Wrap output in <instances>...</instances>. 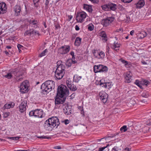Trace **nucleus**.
Returning a JSON list of instances; mask_svg holds the SVG:
<instances>
[{
	"mask_svg": "<svg viewBox=\"0 0 151 151\" xmlns=\"http://www.w3.org/2000/svg\"><path fill=\"white\" fill-rule=\"evenodd\" d=\"M87 16V14L83 11L78 12L76 14V19L78 22L81 23L85 20Z\"/></svg>",
	"mask_w": 151,
	"mask_h": 151,
	"instance_id": "6",
	"label": "nucleus"
},
{
	"mask_svg": "<svg viewBox=\"0 0 151 151\" xmlns=\"http://www.w3.org/2000/svg\"><path fill=\"white\" fill-rule=\"evenodd\" d=\"M133 0H122V1L126 3H129L132 1Z\"/></svg>",
	"mask_w": 151,
	"mask_h": 151,
	"instance_id": "50",
	"label": "nucleus"
},
{
	"mask_svg": "<svg viewBox=\"0 0 151 151\" xmlns=\"http://www.w3.org/2000/svg\"><path fill=\"white\" fill-rule=\"evenodd\" d=\"M83 9L89 12H91L93 9L92 8V6L88 5L87 4H84L83 5Z\"/></svg>",
	"mask_w": 151,
	"mask_h": 151,
	"instance_id": "17",
	"label": "nucleus"
},
{
	"mask_svg": "<svg viewBox=\"0 0 151 151\" xmlns=\"http://www.w3.org/2000/svg\"><path fill=\"white\" fill-rule=\"evenodd\" d=\"M120 45H121L120 43L114 42V44L111 46V47L112 49L115 50L116 51H117L119 50Z\"/></svg>",
	"mask_w": 151,
	"mask_h": 151,
	"instance_id": "16",
	"label": "nucleus"
},
{
	"mask_svg": "<svg viewBox=\"0 0 151 151\" xmlns=\"http://www.w3.org/2000/svg\"><path fill=\"white\" fill-rule=\"evenodd\" d=\"M81 76H79L77 75H75L73 77V81L76 82H78L82 78Z\"/></svg>",
	"mask_w": 151,
	"mask_h": 151,
	"instance_id": "25",
	"label": "nucleus"
},
{
	"mask_svg": "<svg viewBox=\"0 0 151 151\" xmlns=\"http://www.w3.org/2000/svg\"><path fill=\"white\" fill-rule=\"evenodd\" d=\"M106 82L107 81L105 78H102L99 81V84L101 87H102V86L105 85Z\"/></svg>",
	"mask_w": 151,
	"mask_h": 151,
	"instance_id": "27",
	"label": "nucleus"
},
{
	"mask_svg": "<svg viewBox=\"0 0 151 151\" xmlns=\"http://www.w3.org/2000/svg\"><path fill=\"white\" fill-rule=\"evenodd\" d=\"M68 88L70 90L73 91H76L77 89L76 86L73 84L71 85Z\"/></svg>",
	"mask_w": 151,
	"mask_h": 151,
	"instance_id": "32",
	"label": "nucleus"
},
{
	"mask_svg": "<svg viewBox=\"0 0 151 151\" xmlns=\"http://www.w3.org/2000/svg\"><path fill=\"white\" fill-rule=\"evenodd\" d=\"M75 96V93H73L70 96V98L71 99H73V98H74Z\"/></svg>",
	"mask_w": 151,
	"mask_h": 151,
	"instance_id": "61",
	"label": "nucleus"
},
{
	"mask_svg": "<svg viewBox=\"0 0 151 151\" xmlns=\"http://www.w3.org/2000/svg\"><path fill=\"white\" fill-rule=\"evenodd\" d=\"M108 146H106V147H101V148H99V151H103V150H104L105 148H106V147H107Z\"/></svg>",
	"mask_w": 151,
	"mask_h": 151,
	"instance_id": "54",
	"label": "nucleus"
},
{
	"mask_svg": "<svg viewBox=\"0 0 151 151\" xmlns=\"http://www.w3.org/2000/svg\"><path fill=\"white\" fill-rule=\"evenodd\" d=\"M88 29L89 30L92 31L93 30L94 26L92 24H90L88 25Z\"/></svg>",
	"mask_w": 151,
	"mask_h": 151,
	"instance_id": "37",
	"label": "nucleus"
},
{
	"mask_svg": "<svg viewBox=\"0 0 151 151\" xmlns=\"http://www.w3.org/2000/svg\"><path fill=\"white\" fill-rule=\"evenodd\" d=\"M62 63V62L61 61H58L57 63V67L60 65H61V63Z\"/></svg>",
	"mask_w": 151,
	"mask_h": 151,
	"instance_id": "60",
	"label": "nucleus"
},
{
	"mask_svg": "<svg viewBox=\"0 0 151 151\" xmlns=\"http://www.w3.org/2000/svg\"><path fill=\"white\" fill-rule=\"evenodd\" d=\"M63 122H64L65 124L67 125L69 123L70 121L68 119H65Z\"/></svg>",
	"mask_w": 151,
	"mask_h": 151,
	"instance_id": "53",
	"label": "nucleus"
},
{
	"mask_svg": "<svg viewBox=\"0 0 151 151\" xmlns=\"http://www.w3.org/2000/svg\"><path fill=\"white\" fill-rule=\"evenodd\" d=\"M130 149L129 148H126L125 149L123 150V151H129Z\"/></svg>",
	"mask_w": 151,
	"mask_h": 151,
	"instance_id": "64",
	"label": "nucleus"
},
{
	"mask_svg": "<svg viewBox=\"0 0 151 151\" xmlns=\"http://www.w3.org/2000/svg\"><path fill=\"white\" fill-rule=\"evenodd\" d=\"M76 62L73 61V60H68L66 62V65H68V66L70 67L72 63H75Z\"/></svg>",
	"mask_w": 151,
	"mask_h": 151,
	"instance_id": "31",
	"label": "nucleus"
},
{
	"mask_svg": "<svg viewBox=\"0 0 151 151\" xmlns=\"http://www.w3.org/2000/svg\"><path fill=\"white\" fill-rule=\"evenodd\" d=\"M81 38L79 37H77L75 40L74 44L75 45L78 46L81 43Z\"/></svg>",
	"mask_w": 151,
	"mask_h": 151,
	"instance_id": "24",
	"label": "nucleus"
},
{
	"mask_svg": "<svg viewBox=\"0 0 151 151\" xmlns=\"http://www.w3.org/2000/svg\"><path fill=\"white\" fill-rule=\"evenodd\" d=\"M148 62H149V61L148 60L145 61L144 60H142L141 61L142 64L143 65H147L148 64Z\"/></svg>",
	"mask_w": 151,
	"mask_h": 151,
	"instance_id": "45",
	"label": "nucleus"
},
{
	"mask_svg": "<svg viewBox=\"0 0 151 151\" xmlns=\"http://www.w3.org/2000/svg\"><path fill=\"white\" fill-rule=\"evenodd\" d=\"M101 65H95L94 66V71L95 73L101 72Z\"/></svg>",
	"mask_w": 151,
	"mask_h": 151,
	"instance_id": "20",
	"label": "nucleus"
},
{
	"mask_svg": "<svg viewBox=\"0 0 151 151\" xmlns=\"http://www.w3.org/2000/svg\"><path fill=\"white\" fill-rule=\"evenodd\" d=\"M38 22V21L36 20H34L32 21H30L29 22L30 24L32 25L36 24Z\"/></svg>",
	"mask_w": 151,
	"mask_h": 151,
	"instance_id": "44",
	"label": "nucleus"
},
{
	"mask_svg": "<svg viewBox=\"0 0 151 151\" xmlns=\"http://www.w3.org/2000/svg\"><path fill=\"white\" fill-rule=\"evenodd\" d=\"M149 82L147 80H143L141 81V85L147 86Z\"/></svg>",
	"mask_w": 151,
	"mask_h": 151,
	"instance_id": "34",
	"label": "nucleus"
},
{
	"mask_svg": "<svg viewBox=\"0 0 151 151\" xmlns=\"http://www.w3.org/2000/svg\"><path fill=\"white\" fill-rule=\"evenodd\" d=\"M19 88L21 93H23L27 92L29 90L28 81L27 80H25L21 83Z\"/></svg>",
	"mask_w": 151,
	"mask_h": 151,
	"instance_id": "5",
	"label": "nucleus"
},
{
	"mask_svg": "<svg viewBox=\"0 0 151 151\" xmlns=\"http://www.w3.org/2000/svg\"><path fill=\"white\" fill-rule=\"evenodd\" d=\"M147 35V33L145 32H142L140 33L139 35V37L141 38H143L146 37Z\"/></svg>",
	"mask_w": 151,
	"mask_h": 151,
	"instance_id": "30",
	"label": "nucleus"
},
{
	"mask_svg": "<svg viewBox=\"0 0 151 151\" xmlns=\"http://www.w3.org/2000/svg\"><path fill=\"white\" fill-rule=\"evenodd\" d=\"M118 150V148L117 147L115 146L112 148L111 151H117Z\"/></svg>",
	"mask_w": 151,
	"mask_h": 151,
	"instance_id": "52",
	"label": "nucleus"
},
{
	"mask_svg": "<svg viewBox=\"0 0 151 151\" xmlns=\"http://www.w3.org/2000/svg\"><path fill=\"white\" fill-rule=\"evenodd\" d=\"M53 148L54 149H59V150L61 149V147L60 146H57L54 147H53Z\"/></svg>",
	"mask_w": 151,
	"mask_h": 151,
	"instance_id": "55",
	"label": "nucleus"
},
{
	"mask_svg": "<svg viewBox=\"0 0 151 151\" xmlns=\"http://www.w3.org/2000/svg\"><path fill=\"white\" fill-rule=\"evenodd\" d=\"M70 49V47L69 46L65 45L59 48L58 52L60 54H65L69 52Z\"/></svg>",
	"mask_w": 151,
	"mask_h": 151,
	"instance_id": "7",
	"label": "nucleus"
},
{
	"mask_svg": "<svg viewBox=\"0 0 151 151\" xmlns=\"http://www.w3.org/2000/svg\"><path fill=\"white\" fill-rule=\"evenodd\" d=\"M15 105V103L13 102H10L6 104L4 107L6 109H9L13 108Z\"/></svg>",
	"mask_w": 151,
	"mask_h": 151,
	"instance_id": "19",
	"label": "nucleus"
},
{
	"mask_svg": "<svg viewBox=\"0 0 151 151\" xmlns=\"http://www.w3.org/2000/svg\"><path fill=\"white\" fill-rule=\"evenodd\" d=\"M21 7L19 5L16 6L14 8L15 14L17 15H19L21 11Z\"/></svg>",
	"mask_w": 151,
	"mask_h": 151,
	"instance_id": "22",
	"label": "nucleus"
},
{
	"mask_svg": "<svg viewBox=\"0 0 151 151\" xmlns=\"http://www.w3.org/2000/svg\"><path fill=\"white\" fill-rule=\"evenodd\" d=\"M109 7L110 10H114L116 8V5L115 4H113L111 3H109Z\"/></svg>",
	"mask_w": 151,
	"mask_h": 151,
	"instance_id": "26",
	"label": "nucleus"
},
{
	"mask_svg": "<svg viewBox=\"0 0 151 151\" xmlns=\"http://www.w3.org/2000/svg\"><path fill=\"white\" fill-rule=\"evenodd\" d=\"M66 83L67 85L68 86V87H69V86L71 85H72V83L70 79H68L66 81Z\"/></svg>",
	"mask_w": 151,
	"mask_h": 151,
	"instance_id": "42",
	"label": "nucleus"
},
{
	"mask_svg": "<svg viewBox=\"0 0 151 151\" xmlns=\"http://www.w3.org/2000/svg\"><path fill=\"white\" fill-rule=\"evenodd\" d=\"M55 87V82L52 80H48L42 84L41 88L43 92H49Z\"/></svg>",
	"mask_w": 151,
	"mask_h": 151,
	"instance_id": "2",
	"label": "nucleus"
},
{
	"mask_svg": "<svg viewBox=\"0 0 151 151\" xmlns=\"http://www.w3.org/2000/svg\"><path fill=\"white\" fill-rule=\"evenodd\" d=\"M35 116L39 118H42L44 116L43 111L41 109L35 110Z\"/></svg>",
	"mask_w": 151,
	"mask_h": 151,
	"instance_id": "15",
	"label": "nucleus"
},
{
	"mask_svg": "<svg viewBox=\"0 0 151 151\" xmlns=\"http://www.w3.org/2000/svg\"><path fill=\"white\" fill-rule=\"evenodd\" d=\"M135 83L140 88H142V85H141V81H140L138 80H136Z\"/></svg>",
	"mask_w": 151,
	"mask_h": 151,
	"instance_id": "36",
	"label": "nucleus"
},
{
	"mask_svg": "<svg viewBox=\"0 0 151 151\" xmlns=\"http://www.w3.org/2000/svg\"><path fill=\"white\" fill-rule=\"evenodd\" d=\"M33 1L34 4L35 6V7H37V3L39 2V0H32Z\"/></svg>",
	"mask_w": 151,
	"mask_h": 151,
	"instance_id": "47",
	"label": "nucleus"
},
{
	"mask_svg": "<svg viewBox=\"0 0 151 151\" xmlns=\"http://www.w3.org/2000/svg\"><path fill=\"white\" fill-rule=\"evenodd\" d=\"M70 55L72 56V59H74L75 58V55H74V52H70Z\"/></svg>",
	"mask_w": 151,
	"mask_h": 151,
	"instance_id": "49",
	"label": "nucleus"
},
{
	"mask_svg": "<svg viewBox=\"0 0 151 151\" xmlns=\"http://www.w3.org/2000/svg\"><path fill=\"white\" fill-rule=\"evenodd\" d=\"M17 47L19 50H20V49H22L23 47V46L20 44H18L17 45Z\"/></svg>",
	"mask_w": 151,
	"mask_h": 151,
	"instance_id": "57",
	"label": "nucleus"
},
{
	"mask_svg": "<svg viewBox=\"0 0 151 151\" xmlns=\"http://www.w3.org/2000/svg\"><path fill=\"white\" fill-rule=\"evenodd\" d=\"M64 97L58 96L57 94L56 98L55 99V104H60L63 103L65 100V99L64 98Z\"/></svg>",
	"mask_w": 151,
	"mask_h": 151,
	"instance_id": "13",
	"label": "nucleus"
},
{
	"mask_svg": "<svg viewBox=\"0 0 151 151\" xmlns=\"http://www.w3.org/2000/svg\"><path fill=\"white\" fill-rule=\"evenodd\" d=\"M79 109H80L81 110V114H82L84 115V112L83 110V109L82 107H80Z\"/></svg>",
	"mask_w": 151,
	"mask_h": 151,
	"instance_id": "56",
	"label": "nucleus"
},
{
	"mask_svg": "<svg viewBox=\"0 0 151 151\" xmlns=\"http://www.w3.org/2000/svg\"><path fill=\"white\" fill-rule=\"evenodd\" d=\"M68 20L69 21H70L73 18V16L72 15H68Z\"/></svg>",
	"mask_w": 151,
	"mask_h": 151,
	"instance_id": "59",
	"label": "nucleus"
},
{
	"mask_svg": "<svg viewBox=\"0 0 151 151\" xmlns=\"http://www.w3.org/2000/svg\"><path fill=\"white\" fill-rule=\"evenodd\" d=\"M93 52L95 57L98 59H103L105 56V53L102 51L94 50Z\"/></svg>",
	"mask_w": 151,
	"mask_h": 151,
	"instance_id": "10",
	"label": "nucleus"
},
{
	"mask_svg": "<svg viewBox=\"0 0 151 151\" xmlns=\"http://www.w3.org/2000/svg\"><path fill=\"white\" fill-rule=\"evenodd\" d=\"M37 137L40 139H47V137L46 136H37Z\"/></svg>",
	"mask_w": 151,
	"mask_h": 151,
	"instance_id": "51",
	"label": "nucleus"
},
{
	"mask_svg": "<svg viewBox=\"0 0 151 151\" xmlns=\"http://www.w3.org/2000/svg\"><path fill=\"white\" fill-rule=\"evenodd\" d=\"M101 72H106L108 70V68L107 67L101 65Z\"/></svg>",
	"mask_w": 151,
	"mask_h": 151,
	"instance_id": "29",
	"label": "nucleus"
},
{
	"mask_svg": "<svg viewBox=\"0 0 151 151\" xmlns=\"http://www.w3.org/2000/svg\"><path fill=\"white\" fill-rule=\"evenodd\" d=\"M69 90L65 86L61 85L58 86L57 93L58 96H68L69 95Z\"/></svg>",
	"mask_w": 151,
	"mask_h": 151,
	"instance_id": "3",
	"label": "nucleus"
},
{
	"mask_svg": "<svg viewBox=\"0 0 151 151\" xmlns=\"http://www.w3.org/2000/svg\"><path fill=\"white\" fill-rule=\"evenodd\" d=\"M60 124L59 120L57 117H53L49 118L45 121V127L46 128L50 129L58 126Z\"/></svg>",
	"mask_w": 151,
	"mask_h": 151,
	"instance_id": "1",
	"label": "nucleus"
},
{
	"mask_svg": "<svg viewBox=\"0 0 151 151\" xmlns=\"http://www.w3.org/2000/svg\"><path fill=\"white\" fill-rule=\"evenodd\" d=\"M10 114V113L9 112H5L3 114V116L4 118H6L8 116L9 114Z\"/></svg>",
	"mask_w": 151,
	"mask_h": 151,
	"instance_id": "43",
	"label": "nucleus"
},
{
	"mask_svg": "<svg viewBox=\"0 0 151 151\" xmlns=\"http://www.w3.org/2000/svg\"><path fill=\"white\" fill-rule=\"evenodd\" d=\"M132 75L130 71H128L124 73L125 82L127 83H130L132 80Z\"/></svg>",
	"mask_w": 151,
	"mask_h": 151,
	"instance_id": "11",
	"label": "nucleus"
},
{
	"mask_svg": "<svg viewBox=\"0 0 151 151\" xmlns=\"http://www.w3.org/2000/svg\"><path fill=\"white\" fill-rule=\"evenodd\" d=\"M113 17H107L102 20L101 24L105 26H107L110 24L114 20Z\"/></svg>",
	"mask_w": 151,
	"mask_h": 151,
	"instance_id": "8",
	"label": "nucleus"
},
{
	"mask_svg": "<svg viewBox=\"0 0 151 151\" xmlns=\"http://www.w3.org/2000/svg\"><path fill=\"white\" fill-rule=\"evenodd\" d=\"M34 33L33 34L35 35H39V33L38 31L34 30V31L33 32Z\"/></svg>",
	"mask_w": 151,
	"mask_h": 151,
	"instance_id": "63",
	"label": "nucleus"
},
{
	"mask_svg": "<svg viewBox=\"0 0 151 151\" xmlns=\"http://www.w3.org/2000/svg\"><path fill=\"white\" fill-rule=\"evenodd\" d=\"M47 52V49H45L39 55V57L41 58L45 55Z\"/></svg>",
	"mask_w": 151,
	"mask_h": 151,
	"instance_id": "35",
	"label": "nucleus"
},
{
	"mask_svg": "<svg viewBox=\"0 0 151 151\" xmlns=\"http://www.w3.org/2000/svg\"><path fill=\"white\" fill-rule=\"evenodd\" d=\"M27 101H24L22 102L19 106V110L21 113H23L26 110Z\"/></svg>",
	"mask_w": 151,
	"mask_h": 151,
	"instance_id": "12",
	"label": "nucleus"
},
{
	"mask_svg": "<svg viewBox=\"0 0 151 151\" xmlns=\"http://www.w3.org/2000/svg\"><path fill=\"white\" fill-rule=\"evenodd\" d=\"M65 71V67L62 65H59L55 72V76L58 79H60L63 77Z\"/></svg>",
	"mask_w": 151,
	"mask_h": 151,
	"instance_id": "4",
	"label": "nucleus"
},
{
	"mask_svg": "<svg viewBox=\"0 0 151 151\" xmlns=\"http://www.w3.org/2000/svg\"><path fill=\"white\" fill-rule=\"evenodd\" d=\"M120 129L122 132H125L127 130V127L126 125L123 126L120 128Z\"/></svg>",
	"mask_w": 151,
	"mask_h": 151,
	"instance_id": "38",
	"label": "nucleus"
},
{
	"mask_svg": "<svg viewBox=\"0 0 151 151\" xmlns=\"http://www.w3.org/2000/svg\"><path fill=\"white\" fill-rule=\"evenodd\" d=\"M145 2L144 0H139L136 4L137 7L140 9L142 7L145 5Z\"/></svg>",
	"mask_w": 151,
	"mask_h": 151,
	"instance_id": "18",
	"label": "nucleus"
},
{
	"mask_svg": "<svg viewBox=\"0 0 151 151\" xmlns=\"http://www.w3.org/2000/svg\"><path fill=\"white\" fill-rule=\"evenodd\" d=\"M75 29L76 30V31H78L80 29H79V27L78 26V25H76V26H75Z\"/></svg>",
	"mask_w": 151,
	"mask_h": 151,
	"instance_id": "62",
	"label": "nucleus"
},
{
	"mask_svg": "<svg viewBox=\"0 0 151 151\" xmlns=\"http://www.w3.org/2000/svg\"><path fill=\"white\" fill-rule=\"evenodd\" d=\"M12 76V73H9L4 76V77L8 79H10Z\"/></svg>",
	"mask_w": 151,
	"mask_h": 151,
	"instance_id": "41",
	"label": "nucleus"
},
{
	"mask_svg": "<svg viewBox=\"0 0 151 151\" xmlns=\"http://www.w3.org/2000/svg\"><path fill=\"white\" fill-rule=\"evenodd\" d=\"M29 115L30 116H35V110L30 111L29 112Z\"/></svg>",
	"mask_w": 151,
	"mask_h": 151,
	"instance_id": "46",
	"label": "nucleus"
},
{
	"mask_svg": "<svg viewBox=\"0 0 151 151\" xmlns=\"http://www.w3.org/2000/svg\"><path fill=\"white\" fill-rule=\"evenodd\" d=\"M121 62L124 64V66L126 67H127L129 65V63L127 61L125 60H121Z\"/></svg>",
	"mask_w": 151,
	"mask_h": 151,
	"instance_id": "40",
	"label": "nucleus"
},
{
	"mask_svg": "<svg viewBox=\"0 0 151 151\" xmlns=\"http://www.w3.org/2000/svg\"><path fill=\"white\" fill-rule=\"evenodd\" d=\"M109 3L108 4H105L101 6L102 9L105 11H109L110 10L109 7Z\"/></svg>",
	"mask_w": 151,
	"mask_h": 151,
	"instance_id": "28",
	"label": "nucleus"
},
{
	"mask_svg": "<svg viewBox=\"0 0 151 151\" xmlns=\"http://www.w3.org/2000/svg\"><path fill=\"white\" fill-rule=\"evenodd\" d=\"M113 86V84L111 82H106L105 84L102 86V87L107 89H110Z\"/></svg>",
	"mask_w": 151,
	"mask_h": 151,
	"instance_id": "23",
	"label": "nucleus"
},
{
	"mask_svg": "<svg viewBox=\"0 0 151 151\" xmlns=\"http://www.w3.org/2000/svg\"><path fill=\"white\" fill-rule=\"evenodd\" d=\"M90 1H91L92 2H93L94 3H97L98 1V0H89Z\"/></svg>",
	"mask_w": 151,
	"mask_h": 151,
	"instance_id": "58",
	"label": "nucleus"
},
{
	"mask_svg": "<svg viewBox=\"0 0 151 151\" xmlns=\"http://www.w3.org/2000/svg\"><path fill=\"white\" fill-rule=\"evenodd\" d=\"M20 137H8V139L13 140H18L20 138Z\"/></svg>",
	"mask_w": 151,
	"mask_h": 151,
	"instance_id": "39",
	"label": "nucleus"
},
{
	"mask_svg": "<svg viewBox=\"0 0 151 151\" xmlns=\"http://www.w3.org/2000/svg\"><path fill=\"white\" fill-rule=\"evenodd\" d=\"M7 9V7L4 3L2 2L0 3V14L5 13Z\"/></svg>",
	"mask_w": 151,
	"mask_h": 151,
	"instance_id": "14",
	"label": "nucleus"
},
{
	"mask_svg": "<svg viewBox=\"0 0 151 151\" xmlns=\"http://www.w3.org/2000/svg\"><path fill=\"white\" fill-rule=\"evenodd\" d=\"M34 31V30L33 29H31L29 31H26L24 33L25 35H30L31 34H33L34 33L33 32Z\"/></svg>",
	"mask_w": 151,
	"mask_h": 151,
	"instance_id": "33",
	"label": "nucleus"
},
{
	"mask_svg": "<svg viewBox=\"0 0 151 151\" xmlns=\"http://www.w3.org/2000/svg\"><path fill=\"white\" fill-rule=\"evenodd\" d=\"M99 96L101 101L104 103H105L107 100L108 94L103 91H101L99 93Z\"/></svg>",
	"mask_w": 151,
	"mask_h": 151,
	"instance_id": "9",
	"label": "nucleus"
},
{
	"mask_svg": "<svg viewBox=\"0 0 151 151\" xmlns=\"http://www.w3.org/2000/svg\"><path fill=\"white\" fill-rule=\"evenodd\" d=\"M110 49L109 47V45H108L106 47V53H109V52L110 51Z\"/></svg>",
	"mask_w": 151,
	"mask_h": 151,
	"instance_id": "48",
	"label": "nucleus"
},
{
	"mask_svg": "<svg viewBox=\"0 0 151 151\" xmlns=\"http://www.w3.org/2000/svg\"><path fill=\"white\" fill-rule=\"evenodd\" d=\"M100 36L103 38L104 42H106L107 40V37L106 36L105 32L104 31H102L100 33Z\"/></svg>",
	"mask_w": 151,
	"mask_h": 151,
	"instance_id": "21",
	"label": "nucleus"
}]
</instances>
